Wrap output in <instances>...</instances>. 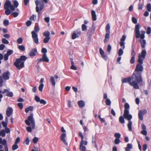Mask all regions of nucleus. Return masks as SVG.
<instances>
[{
  "label": "nucleus",
  "instance_id": "nucleus-1",
  "mask_svg": "<svg viewBox=\"0 0 151 151\" xmlns=\"http://www.w3.org/2000/svg\"><path fill=\"white\" fill-rule=\"evenodd\" d=\"M147 54V52L145 49H143L141 52V54H138V58L137 60V63L136 66L134 73L136 77H137L138 79L142 83L143 80L142 77V72L143 70V67L142 65L143 63V61L145 59Z\"/></svg>",
  "mask_w": 151,
  "mask_h": 151
},
{
  "label": "nucleus",
  "instance_id": "nucleus-2",
  "mask_svg": "<svg viewBox=\"0 0 151 151\" xmlns=\"http://www.w3.org/2000/svg\"><path fill=\"white\" fill-rule=\"evenodd\" d=\"M138 78L137 77L135 76L134 74H132L131 76L124 78L122 80V82L128 83L131 86H133L134 89H138L139 88L138 84L141 82Z\"/></svg>",
  "mask_w": 151,
  "mask_h": 151
},
{
  "label": "nucleus",
  "instance_id": "nucleus-3",
  "mask_svg": "<svg viewBox=\"0 0 151 151\" xmlns=\"http://www.w3.org/2000/svg\"><path fill=\"white\" fill-rule=\"evenodd\" d=\"M124 110L123 116L125 119H127L128 121V123L127 124V127L129 130V131H132V122L131 121V119H132V117L131 114H129V109L130 106L129 104L127 103H126L124 105Z\"/></svg>",
  "mask_w": 151,
  "mask_h": 151
},
{
  "label": "nucleus",
  "instance_id": "nucleus-4",
  "mask_svg": "<svg viewBox=\"0 0 151 151\" xmlns=\"http://www.w3.org/2000/svg\"><path fill=\"white\" fill-rule=\"evenodd\" d=\"M25 123L28 126L30 125V124H31L32 127L29 126L26 128V129L28 132H31L32 129H34L35 127V122L33 113L31 114L28 116L27 119L25 121Z\"/></svg>",
  "mask_w": 151,
  "mask_h": 151
},
{
  "label": "nucleus",
  "instance_id": "nucleus-5",
  "mask_svg": "<svg viewBox=\"0 0 151 151\" xmlns=\"http://www.w3.org/2000/svg\"><path fill=\"white\" fill-rule=\"evenodd\" d=\"M27 59V57L25 55H22L19 58H17L14 63V65L17 69L20 70L24 67V62Z\"/></svg>",
  "mask_w": 151,
  "mask_h": 151
},
{
  "label": "nucleus",
  "instance_id": "nucleus-6",
  "mask_svg": "<svg viewBox=\"0 0 151 151\" xmlns=\"http://www.w3.org/2000/svg\"><path fill=\"white\" fill-rule=\"evenodd\" d=\"M140 25L138 24L136 25L135 30V37L137 38L140 37V39H143L145 37V32L143 30H141L140 32L141 34L140 35L139 29Z\"/></svg>",
  "mask_w": 151,
  "mask_h": 151
},
{
  "label": "nucleus",
  "instance_id": "nucleus-7",
  "mask_svg": "<svg viewBox=\"0 0 151 151\" xmlns=\"http://www.w3.org/2000/svg\"><path fill=\"white\" fill-rule=\"evenodd\" d=\"M11 5L10 1L9 0H6L4 5V8L5 10V14L7 15H9L11 12V10L9 9Z\"/></svg>",
  "mask_w": 151,
  "mask_h": 151
},
{
  "label": "nucleus",
  "instance_id": "nucleus-8",
  "mask_svg": "<svg viewBox=\"0 0 151 151\" xmlns=\"http://www.w3.org/2000/svg\"><path fill=\"white\" fill-rule=\"evenodd\" d=\"M110 25L109 23L107 24L106 25L105 29L106 32V33L105 36V39L104 40V42L105 43H106L109 40L110 34Z\"/></svg>",
  "mask_w": 151,
  "mask_h": 151
},
{
  "label": "nucleus",
  "instance_id": "nucleus-9",
  "mask_svg": "<svg viewBox=\"0 0 151 151\" xmlns=\"http://www.w3.org/2000/svg\"><path fill=\"white\" fill-rule=\"evenodd\" d=\"M35 4L36 5V11L37 12L40 13V12L43 9L44 4L42 2H39L38 0H35Z\"/></svg>",
  "mask_w": 151,
  "mask_h": 151
},
{
  "label": "nucleus",
  "instance_id": "nucleus-10",
  "mask_svg": "<svg viewBox=\"0 0 151 151\" xmlns=\"http://www.w3.org/2000/svg\"><path fill=\"white\" fill-rule=\"evenodd\" d=\"M3 80L2 79V77L0 76V87H2L3 86ZM9 90L8 89H4V90L2 91L0 89V102L1 101V99L2 98L3 96L1 93L5 94L6 93H8Z\"/></svg>",
  "mask_w": 151,
  "mask_h": 151
},
{
  "label": "nucleus",
  "instance_id": "nucleus-11",
  "mask_svg": "<svg viewBox=\"0 0 151 151\" xmlns=\"http://www.w3.org/2000/svg\"><path fill=\"white\" fill-rule=\"evenodd\" d=\"M81 34V32L80 28H78L73 32L72 36V39H75L76 38L79 37Z\"/></svg>",
  "mask_w": 151,
  "mask_h": 151
},
{
  "label": "nucleus",
  "instance_id": "nucleus-12",
  "mask_svg": "<svg viewBox=\"0 0 151 151\" xmlns=\"http://www.w3.org/2000/svg\"><path fill=\"white\" fill-rule=\"evenodd\" d=\"M43 35L45 37L43 40V42L45 43H48L50 38V32L48 31H45L43 33Z\"/></svg>",
  "mask_w": 151,
  "mask_h": 151
},
{
  "label": "nucleus",
  "instance_id": "nucleus-13",
  "mask_svg": "<svg viewBox=\"0 0 151 151\" xmlns=\"http://www.w3.org/2000/svg\"><path fill=\"white\" fill-rule=\"evenodd\" d=\"M147 111L146 109L141 110L138 113V118L141 121L143 120V115L147 114Z\"/></svg>",
  "mask_w": 151,
  "mask_h": 151
},
{
  "label": "nucleus",
  "instance_id": "nucleus-14",
  "mask_svg": "<svg viewBox=\"0 0 151 151\" xmlns=\"http://www.w3.org/2000/svg\"><path fill=\"white\" fill-rule=\"evenodd\" d=\"M37 60L38 61L37 63H39L41 62H45L48 63L49 61V60L47 57L46 54H43L42 58H38Z\"/></svg>",
  "mask_w": 151,
  "mask_h": 151
},
{
  "label": "nucleus",
  "instance_id": "nucleus-15",
  "mask_svg": "<svg viewBox=\"0 0 151 151\" xmlns=\"http://www.w3.org/2000/svg\"><path fill=\"white\" fill-rule=\"evenodd\" d=\"M31 34L32 35V37L34 42L36 44H38L39 43L38 35L37 33H35L34 32H32Z\"/></svg>",
  "mask_w": 151,
  "mask_h": 151
},
{
  "label": "nucleus",
  "instance_id": "nucleus-16",
  "mask_svg": "<svg viewBox=\"0 0 151 151\" xmlns=\"http://www.w3.org/2000/svg\"><path fill=\"white\" fill-rule=\"evenodd\" d=\"M0 144H2V145L4 146L5 151H9L7 144V141L6 139H4L2 140V138L1 137H0Z\"/></svg>",
  "mask_w": 151,
  "mask_h": 151
},
{
  "label": "nucleus",
  "instance_id": "nucleus-17",
  "mask_svg": "<svg viewBox=\"0 0 151 151\" xmlns=\"http://www.w3.org/2000/svg\"><path fill=\"white\" fill-rule=\"evenodd\" d=\"M126 38V36L123 35L122 36L120 40V42H119L120 46L122 47L123 49H124L125 48V42L124 41L125 40Z\"/></svg>",
  "mask_w": 151,
  "mask_h": 151
},
{
  "label": "nucleus",
  "instance_id": "nucleus-18",
  "mask_svg": "<svg viewBox=\"0 0 151 151\" xmlns=\"http://www.w3.org/2000/svg\"><path fill=\"white\" fill-rule=\"evenodd\" d=\"M66 135L65 133H63L61 134L60 137V139L64 144L66 145H68L67 142L65 139V138L66 137Z\"/></svg>",
  "mask_w": 151,
  "mask_h": 151
},
{
  "label": "nucleus",
  "instance_id": "nucleus-19",
  "mask_svg": "<svg viewBox=\"0 0 151 151\" xmlns=\"http://www.w3.org/2000/svg\"><path fill=\"white\" fill-rule=\"evenodd\" d=\"M10 75V73L9 71H7L4 73L2 75L3 79L5 80H8L9 78V76Z\"/></svg>",
  "mask_w": 151,
  "mask_h": 151
},
{
  "label": "nucleus",
  "instance_id": "nucleus-20",
  "mask_svg": "<svg viewBox=\"0 0 151 151\" xmlns=\"http://www.w3.org/2000/svg\"><path fill=\"white\" fill-rule=\"evenodd\" d=\"M13 111V109L12 107H8L6 111V114L7 116L9 117L12 114Z\"/></svg>",
  "mask_w": 151,
  "mask_h": 151
},
{
  "label": "nucleus",
  "instance_id": "nucleus-21",
  "mask_svg": "<svg viewBox=\"0 0 151 151\" xmlns=\"http://www.w3.org/2000/svg\"><path fill=\"white\" fill-rule=\"evenodd\" d=\"M140 43L141 47L142 48H144L146 45V41L143 39H141L139 40Z\"/></svg>",
  "mask_w": 151,
  "mask_h": 151
},
{
  "label": "nucleus",
  "instance_id": "nucleus-22",
  "mask_svg": "<svg viewBox=\"0 0 151 151\" xmlns=\"http://www.w3.org/2000/svg\"><path fill=\"white\" fill-rule=\"evenodd\" d=\"M37 52L36 48L32 49L29 53V56L30 57H34L36 55V53Z\"/></svg>",
  "mask_w": 151,
  "mask_h": 151
},
{
  "label": "nucleus",
  "instance_id": "nucleus-23",
  "mask_svg": "<svg viewBox=\"0 0 151 151\" xmlns=\"http://www.w3.org/2000/svg\"><path fill=\"white\" fill-rule=\"evenodd\" d=\"M91 16L93 21H95L96 20V15L95 11L92 10L91 12Z\"/></svg>",
  "mask_w": 151,
  "mask_h": 151
},
{
  "label": "nucleus",
  "instance_id": "nucleus-24",
  "mask_svg": "<svg viewBox=\"0 0 151 151\" xmlns=\"http://www.w3.org/2000/svg\"><path fill=\"white\" fill-rule=\"evenodd\" d=\"M136 54H131V58L130 60V62L131 64H133L135 61V56Z\"/></svg>",
  "mask_w": 151,
  "mask_h": 151
},
{
  "label": "nucleus",
  "instance_id": "nucleus-25",
  "mask_svg": "<svg viewBox=\"0 0 151 151\" xmlns=\"http://www.w3.org/2000/svg\"><path fill=\"white\" fill-rule=\"evenodd\" d=\"M78 105L80 108H82L85 106V102L83 100H80L78 101Z\"/></svg>",
  "mask_w": 151,
  "mask_h": 151
},
{
  "label": "nucleus",
  "instance_id": "nucleus-26",
  "mask_svg": "<svg viewBox=\"0 0 151 151\" xmlns=\"http://www.w3.org/2000/svg\"><path fill=\"white\" fill-rule=\"evenodd\" d=\"M132 145L131 144L128 143L127 147L125 148V151H130V149H132Z\"/></svg>",
  "mask_w": 151,
  "mask_h": 151
},
{
  "label": "nucleus",
  "instance_id": "nucleus-27",
  "mask_svg": "<svg viewBox=\"0 0 151 151\" xmlns=\"http://www.w3.org/2000/svg\"><path fill=\"white\" fill-rule=\"evenodd\" d=\"M34 109V107L32 106H30L28 107L25 108V112L27 113L29 111H32Z\"/></svg>",
  "mask_w": 151,
  "mask_h": 151
},
{
  "label": "nucleus",
  "instance_id": "nucleus-28",
  "mask_svg": "<svg viewBox=\"0 0 151 151\" xmlns=\"http://www.w3.org/2000/svg\"><path fill=\"white\" fill-rule=\"evenodd\" d=\"M124 116H121L119 118V121L120 123L123 124L125 123V120L124 119Z\"/></svg>",
  "mask_w": 151,
  "mask_h": 151
},
{
  "label": "nucleus",
  "instance_id": "nucleus-29",
  "mask_svg": "<svg viewBox=\"0 0 151 151\" xmlns=\"http://www.w3.org/2000/svg\"><path fill=\"white\" fill-rule=\"evenodd\" d=\"M80 150L81 151H86V148L85 146L82 145V143H80L79 147Z\"/></svg>",
  "mask_w": 151,
  "mask_h": 151
},
{
  "label": "nucleus",
  "instance_id": "nucleus-30",
  "mask_svg": "<svg viewBox=\"0 0 151 151\" xmlns=\"http://www.w3.org/2000/svg\"><path fill=\"white\" fill-rule=\"evenodd\" d=\"M5 96L9 97H12L13 96V93L12 91H9L5 94Z\"/></svg>",
  "mask_w": 151,
  "mask_h": 151
},
{
  "label": "nucleus",
  "instance_id": "nucleus-31",
  "mask_svg": "<svg viewBox=\"0 0 151 151\" xmlns=\"http://www.w3.org/2000/svg\"><path fill=\"white\" fill-rule=\"evenodd\" d=\"M78 136L79 137H81V141L80 143H82L83 141L84 137L81 132H79L78 133Z\"/></svg>",
  "mask_w": 151,
  "mask_h": 151
},
{
  "label": "nucleus",
  "instance_id": "nucleus-32",
  "mask_svg": "<svg viewBox=\"0 0 151 151\" xmlns=\"http://www.w3.org/2000/svg\"><path fill=\"white\" fill-rule=\"evenodd\" d=\"M50 81L52 85L55 86V82L54 78L52 76L50 78Z\"/></svg>",
  "mask_w": 151,
  "mask_h": 151
},
{
  "label": "nucleus",
  "instance_id": "nucleus-33",
  "mask_svg": "<svg viewBox=\"0 0 151 151\" xmlns=\"http://www.w3.org/2000/svg\"><path fill=\"white\" fill-rule=\"evenodd\" d=\"M18 48L22 51H24L25 50V48L23 45H19L18 46Z\"/></svg>",
  "mask_w": 151,
  "mask_h": 151
},
{
  "label": "nucleus",
  "instance_id": "nucleus-34",
  "mask_svg": "<svg viewBox=\"0 0 151 151\" xmlns=\"http://www.w3.org/2000/svg\"><path fill=\"white\" fill-rule=\"evenodd\" d=\"M95 28L91 29H89L88 30V32L87 33L88 34L91 35L92 33L94 32V31H95Z\"/></svg>",
  "mask_w": 151,
  "mask_h": 151
},
{
  "label": "nucleus",
  "instance_id": "nucleus-35",
  "mask_svg": "<svg viewBox=\"0 0 151 151\" xmlns=\"http://www.w3.org/2000/svg\"><path fill=\"white\" fill-rule=\"evenodd\" d=\"M6 133L4 130H2L1 131H0V136L4 137Z\"/></svg>",
  "mask_w": 151,
  "mask_h": 151
},
{
  "label": "nucleus",
  "instance_id": "nucleus-36",
  "mask_svg": "<svg viewBox=\"0 0 151 151\" xmlns=\"http://www.w3.org/2000/svg\"><path fill=\"white\" fill-rule=\"evenodd\" d=\"M81 28L82 30L83 31H85L87 29L86 26L84 24H83L82 25Z\"/></svg>",
  "mask_w": 151,
  "mask_h": 151
},
{
  "label": "nucleus",
  "instance_id": "nucleus-37",
  "mask_svg": "<svg viewBox=\"0 0 151 151\" xmlns=\"http://www.w3.org/2000/svg\"><path fill=\"white\" fill-rule=\"evenodd\" d=\"M44 85L42 83H41L39 87V90L41 92H42L43 90V88L44 87Z\"/></svg>",
  "mask_w": 151,
  "mask_h": 151
},
{
  "label": "nucleus",
  "instance_id": "nucleus-38",
  "mask_svg": "<svg viewBox=\"0 0 151 151\" xmlns=\"http://www.w3.org/2000/svg\"><path fill=\"white\" fill-rule=\"evenodd\" d=\"M147 9L148 12L151 11V4L150 3H148L147 6Z\"/></svg>",
  "mask_w": 151,
  "mask_h": 151
},
{
  "label": "nucleus",
  "instance_id": "nucleus-39",
  "mask_svg": "<svg viewBox=\"0 0 151 151\" xmlns=\"http://www.w3.org/2000/svg\"><path fill=\"white\" fill-rule=\"evenodd\" d=\"M18 146L17 144H14L12 146V149L14 151L18 148Z\"/></svg>",
  "mask_w": 151,
  "mask_h": 151
},
{
  "label": "nucleus",
  "instance_id": "nucleus-40",
  "mask_svg": "<svg viewBox=\"0 0 151 151\" xmlns=\"http://www.w3.org/2000/svg\"><path fill=\"white\" fill-rule=\"evenodd\" d=\"M2 42L4 44H8L9 43V42L5 38H3L2 40Z\"/></svg>",
  "mask_w": 151,
  "mask_h": 151
},
{
  "label": "nucleus",
  "instance_id": "nucleus-41",
  "mask_svg": "<svg viewBox=\"0 0 151 151\" xmlns=\"http://www.w3.org/2000/svg\"><path fill=\"white\" fill-rule=\"evenodd\" d=\"M123 49L120 48L118 51V55L119 56H121L123 54Z\"/></svg>",
  "mask_w": 151,
  "mask_h": 151
},
{
  "label": "nucleus",
  "instance_id": "nucleus-42",
  "mask_svg": "<svg viewBox=\"0 0 151 151\" xmlns=\"http://www.w3.org/2000/svg\"><path fill=\"white\" fill-rule=\"evenodd\" d=\"M106 104L108 106H110L111 105V102L109 99H106Z\"/></svg>",
  "mask_w": 151,
  "mask_h": 151
},
{
  "label": "nucleus",
  "instance_id": "nucleus-43",
  "mask_svg": "<svg viewBox=\"0 0 151 151\" xmlns=\"http://www.w3.org/2000/svg\"><path fill=\"white\" fill-rule=\"evenodd\" d=\"M9 21L8 20L5 19L3 21V24L4 26H7L9 25Z\"/></svg>",
  "mask_w": 151,
  "mask_h": 151
},
{
  "label": "nucleus",
  "instance_id": "nucleus-44",
  "mask_svg": "<svg viewBox=\"0 0 151 151\" xmlns=\"http://www.w3.org/2000/svg\"><path fill=\"white\" fill-rule=\"evenodd\" d=\"M13 53V51L12 50H9L7 51L6 53L7 55L9 56L12 54Z\"/></svg>",
  "mask_w": 151,
  "mask_h": 151
},
{
  "label": "nucleus",
  "instance_id": "nucleus-45",
  "mask_svg": "<svg viewBox=\"0 0 151 151\" xmlns=\"http://www.w3.org/2000/svg\"><path fill=\"white\" fill-rule=\"evenodd\" d=\"M39 139L38 137H35L33 138L32 140V142L34 144H36L37 142Z\"/></svg>",
  "mask_w": 151,
  "mask_h": 151
},
{
  "label": "nucleus",
  "instance_id": "nucleus-46",
  "mask_svg": "<svg viewBox=\"0 0 151 151\" xmlns=\"http://www.w3.org/2000/svg\"><path fill=\"white\" fill-rule=\"evenodd\" d=\"M151 33V28L150 27H148L147 28L146 31V33L148 35L150 34Z\"/></svg>",
  "mask_w": 151,
  "mask_h": 151
},
{
  "label": "nucleus",
  "instance_id": "nucleus-47",
  "mask_svg": "<svg viewBox=\"0 0 151 151\" xmlns=\"http://www.w3.org/2000/svg\"><path fill=\"white\" fill-rule=\"evenodd\" d=\"M35 99L37 102H39L40 100V98L37 95L35 96Z\"/></svg>",
  "mask_w": 151,
  "mask_h": 151
},
{
  "label": "nucleus",
  "instance_id": "nucleus-48",
  "mask_svg": "<svg viewBox=\"0 0 151 151\" xmlns=\"http://www.w3.org/2000/svg\"><path fill=\"white\" fill-rule=\"evenodd\" d=\"M40 104L45 105L46 104L47 102L46 101L43 99H40L39 102Z\"/></svg>",
  "mask_w": 151,
  "mask_h": 151
},
{
  "label": "nucleus",
  "instance_id": "nucleus-49",
  "mask_svg": "<svg viewBox=\"0 0 151 151\" xmlns=\"http://www.w3.org/2000/svg\"><path fill=\"white\" fill-rule=\"evenodd\" d=\"M40 30L39 28L38 27H35L34 28V30L32 31V32H34L35 33L38 32Z\"/></svg>",
  "mask_w": 151,
  "mask_h": 151
},
{
  "label": "nucleus",
  "instance_id": "nucleus-50",
  "mask_svg": "<svg viewBox=\"0 0 151 151\" xmlns=\"http://www.w3.org/2000/svg\"><path fill=\"white\" fill-rule=\"evenodd\" d=\"M132 22L134 24H136L137 23V19L134 17H132Z\"/></svg>",
  "mask_w": 151,
  "mask_h": 151
},
{
  "label": "nucleus",
  "instance_id": "nucleus-51",
  "mask_svg": "<svg viewBox=\"0 0 151 151\" xmlns=\"http://www.w3.org/2000/svg\"><path fill=\"white\" fill-rule=\"evenodd\" d=\"M1 124L5 128L7 127V122L3 121L1 122Z\"/></svg>",
  "mask_w": 151,
  "mask_h": 151
},
{
  "label": "nucleus",
  "instance_id": "nucleus-52",
  "mask_svg": "<svg viewBox=\"0 0 151 151\" xmlns=\"http://www.w3.org/2000/svg\"><path fill=\"white\" fill-rule=\"evenodd\" d=\"M23 40L22 38L20 37L17 40V42L18 44H21L22 43Z\"/></svg>",
  "mask_w": 151,
  "mask_h": 151
},
{
  "label": "nucleus",
  "instance_id": "nucleus-53",
  "mask_svg": "<svg viewBox=\"0 0 151 151\" xmlns=\"http://www.w3.org/2000/svg\"><path fill=\"white\" fill-rule=\"evenodd\" d=\"M143 5L142 4H141L140 3L138 4V9L139 10H141L142 9Z\"/></svg>",
  "mask_w": 151,
  "mask_h": 151
},
{
  "label": "nucleus",
  "instance_id": "nucleus-54",
  "mask_svg": "<svg viewBox=\"0 0 151 151\" xmlns=\"http://www.w3.org/2000/svg\"><path fill=\"white\" fill-rule=\"evenodd\" d=\"M114 136L116 139H119L121 137V134L119 133H116L114 134Z\"/></svg>",
  "mask_w": 151,
  "mask_h": 151
},
{
  "label": "nucleus",
  "instance_id": "nucleus-55",
  "mask_svg": "<svg viewBox=\"0 0 151 151\" xmlns=\"http://www.w3.org/2000/svg\"><path fill=\"white\" fill-rule=\"evenodd\" d=\"M41 52L43 53V54H46V53L47 52V50L45 48H43L42 49Z\"/></svg>",
  "mask_w": 151,
  "mask_h": 151
},
{
  "label": "nucleus",
  "instance_id": "nucleus-56",
  "mask_svg": "<svg viewBox=\"0 0 151 151\" xmlns=\"http://www.w3.org/2000/svg\"><path fill=\"white\" fill-rule=\"evenodd\" d=\"M26 24L27 26L29 27L31 25L32 22L30 20H28L26 22Z\"/></svg>",
  "mask_w": 151,
  "mask_h": 151
},
{
  "label": "nucleus",
  "instance_id": "nucleus-57",
  "mask_svg": "<svg viewBox=\"0 0 151 151\" xmlns=\"http://www.w3.org/2000/svg\"><path fill=\"white\" fill-rule=\"evenodd\" d=\"M14 5L15 7H17L19 5V3L16 0H15L14 2Z\"/></svg>",
  "mask_w": 151,
  "mask_h": 151
},
{
  "label": "nucleus",
  "instance_id": "nucleus-58",
  "mask_svg": "<svg viewBox=\"0 0 151 151\" xmlns=\"http://www.w3.org/2000/svg\"><path fill=\"white\" fill-rule=\"evenodd\" d=\"M120 142L119 139H116L114 140V143L115 144L117 145L119 144Z\"/></svg>",
  "mask_w": 151,
  "mask_h": 151
},
{
  "label": "nucleus",
  "instance_id": "nucleus-59",
  "mask_svg": "<svg viewBox=\"0 0 151 151\" xmlns=\"http://www.w3.org/2000/svg\"><path fill=\"white\" fill-rule=\"evenodd\" d=\"M111 46L110 45H109L107 46V51L108 52H110L111 51Z\"/></svg>",
  "mask_w": 151,
  "mask_h": 151
},
{
  "label": "nucleus",
  "instance_id": "nucleus-60",
  "mask_svg": "<svg viewBox=\"0 0 151 151\" xmlns=\"http://www.w3.org/2000/svg\"><path fill=\"white\" fill-rule=\"evenodd\" d=\"M11 14L14 17H16L18 16L19 13L17 12H12Z\"/></svg>",
  "mask_w": 151,
  "mask_h": 151
},
{
  "label": "nucleus",
  "instance_id": "nucleus-61",
  "mask_svg": "<svg viewBox=\"0 0 151 151\" xmlns=\"http://www.w3.org/2000/svg\"><path fill=\"white\" fill-rule=\"evenodd\" d=\"M17 106L21 109H22L23 108V106L22 103H18L17 104Z\"/></svg>",
  "mask_w": 151,
  "mask_h": 151
},
{
  "label": "nucleus",
  "instance_id": "nucleus-62",
  "mask_svg": "<svg viewBox=\"0 0 151 151\" xmlns=\"http://www.w3.org/2000/svg\"><path fill=\"white\" fill-rule=\"evenodd\" d=\"M20 139L19 137H18L16 139L14 142L15 144H17L20 141Z\"/></svg>",
  "mask_w": 151,
  "mask_h": 151
},
{
  "label": "nucleus",
  "instance_id": "nucleus-63",
  "mask_svg": "<svg viewBox=\"0 0 151 151\" xmlns=\"http://www.w3.org/2000/svg\"><path fill=\"white\" fill-rule=\"evenodd\" d=\"M99 52H100V54L101 56L104 54V51L101 48L99 49Z\"/></svg>",
  "mask_w": 151,
  "mask_h": 151
},
{
  "label": "nucleus",
  "instance_id": "nucleus-64",
  "mask_svg": "<svg viewBox=\"0 0 151 151\" xmlns=\"http://www.w3.org/2000/svg\"><path fill=\"white\" fill-rule=\"evenodd\" d=\"M5 133H9L10 132V130L9 128H8L7 127L5 128Z\"/></svg>",
  "mask_w": 151,
  "mask_h": 151
}]
</instances>
